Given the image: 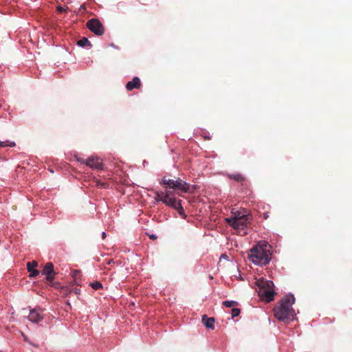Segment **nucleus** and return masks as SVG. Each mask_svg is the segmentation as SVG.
Wrapping results in <instances>:
<instances>
[{"label": "nucleus", "mask_w": 352, "mask_h": 352, "mask_svg": "<svg viewBox=\"0 0 352 352\" xmlns=\"http://www.w3.org/2000/svg\"><path fill=\"white\" fill-rule=\"evenodd\" d=\"M251 219L252 218L250 214L239 212L234 217L226 219V221L234 229L242 230L250 223Z\"/></svg>", "instance_id": "obj_4"}, {"label": "nucleus", "mask_w": 352, "mask_h": 352, "mask_svg": "<svg viewBox=\"0 0 352 352\" xmlns=\"http://www.w3.org/2000/svg\"><path fill=\"white\" fill-rule=\"evenodd\" d=\"M256 285L258 287V296L267 302L274 300V296L276 293L274 289V285L272 280H265L263 278H259L256 280Z\"/></svg>", "instance_id": "obj_3"}, {"label": "nucleus", "mask_w": 352, "mask_h": 352, "mask_svg": "<svg viewBox=\"0 0 352 352\" xmlns=\"http://www.w3.org/2000/svg\"><path fill=\"white\" fill-rule=\"evenodd\" d=\"M202 322L204 324L206 328L214 329V318H208L206 315L202 316Z\"/></svg>", "instance_id": "obj_13"}, {"label": "nucleus", "mask_w": 352, "mask_h": 352, "mask_svg": "<svg viewBox=\"0 0 352 352\" xmlns=\"http://www.w3.org/2000/svg\"><path fill=\"white\" fill-rule=\"evenodd\" d=\"M80 10H85V6L83 5V6H81L80 8Z\"/></svg>", "instance_id": "obj_27"}, {"label": "nucleus", "mask_w": 352, "mask_h": 352, "mask_svg": "<svg viewBox=\"0 0 352 352\" xmlns=\"http://www.w3.org/2000/svg\"><path fill=\"white\" fill-rule=\"evenodd\" d=\"M162 184L165 186L166 188H174L175 185V180L170 178L164 177L162 179Z\"/></svg>", "instance_id": "obj_14"}, {"label": "nucleus", "mask_w": 352, "mask_h": 352, "mask_svg": "<svg viewBox=\"0 0 352 352\" xmlns=\"http://www.w3.org/2000/svg\"><path fill=\"white\" fill-rule=\"evenodd\" d=\"M57 11L59 12V13H61L64 11H65V9L61 6H58L57 7Z\"/></svg>", "instance_id": "obj_22"}, {"label": "nucleus", "mask_w": 352, "mask_h": 352, "mask_svg": "<svg viewBox=\"0 0 352 352\" xmlns=\"http://www.w3.org/2000/svg\"><path fill=\"white\" fill-rule=\"evenodd\" d=\"M77 45L82 47L85 46L91 47V42L85 37H83L81 39L78 40L77 41Z\"/></svg>", "instance_id": "obj_16"}, {"label": "nucleus", "mask_w": 352, "mask_h": 352, "mask_svg": "<svg viewBox=\"0 0 352 352\" xmlns=\"http://www.w3.org/2000/svg\"><path fill=\"white\" fill-rule=\"evenodd\" d=\"M90 286L95 290L100 289L102 288V285L99 281H95L90 283Z\"/></svg>", "instance_id": "obj_18"}, {"label": "nucleus", "mask_w": 352, "mask_h": 352, "mask_svg": "<svg viewBox=\"0 0 352 352\" xmlns=\"http://www.w3.org/2000/svg\"><path fill=\"white\" fill-rule=\"evenodd\" d=\"M77 160L80 163L86 164L87 166L92 169L102 170L103 164L102 160L98 157H90L87 159L77 158Z\"/></svg>", "instance_id": "obj_6"}, {"label": "nucleus", "mask_w": 352, "mask_h": 352, "mask_svg": "<svg viewBox=\"0 0 352 352\" xmlns=\"http://www.w3.org/2000/svg\"><path fill=\"white\" fill-rule=\"evenodd\" d=\"M175 190H179L182 192H194L195 186L183 181L180 178L175 179V185L173 188Z\"/></svg>", "instance_id": "obj_8"}, {"label": "nucleus", "mask_w": 352, "mask_h": 352, "mask_svg": "<svg viewBox=\"0 0 352 352\" xmlns=\"http://www.w3.org/2000/svg\"><path fill=\"white\" fill-rule=\"evenodd\" d=\"M42 274L46 276L47 282L52 285V282L56 274L54 270V265L50 262L47 263L43 267Z\"/></svg>", "instance_id": "obj_9"}, {"label": "nucleus", "mask_w": 352, "mask_h": 352, "mask_svg": "<svg viewBox=\"0 0 352 352\" xmlns=\"http://www.w3.org/2000/svg\"><path fill=\"white\" fill-rule=\"evenodd\" d=\"M141 81L140 79L135 76L134 77L131 81H129L126 85V89L128 91H132L133 89H140L141 87Z\"/></svg>", "instance_id": "obj_11"}, {"label": "nucleus", "mask_w": 352, "mask_h": 352, "mask_svg": "<svg viewBox=\"0 0 352 352\" xmlns=\"http://www.w3.org/2000/svg\"><path fill=\"white\" fill-rule=\"evenodd\" d=\"M223 305L226 307H232L237 306L239 304L236 301L226 300L223 302Z\"/></svg>", "instance_id": "obj_17"}, {"label": "nucleus", "mask_w": 352, "mask_h": 352, "mask_svg": "<svg viewBox=\"0 0 352 352\" xmlns=\"http://www.w3.org/2000/svg\"><path fill=\"white\" fill-rule=\"evenodd\" d=\"M161 199L162 202L166 206L175 209L179 214H183L184 213L183 207L181 204V200H177L175 197H173L171 192L168 191L166 192V195H162Z\"/></svg>", "instance_id": "obj_5"}, {"label": "nucleus", "mask_w": 352, "mask_h": 352, "mask_svg": "<svg viewBox=\"0 0 352 352\" xmlns=\"http://www.w3.org/2000/svg\"><path fill=\"white\" fill-rule=\"evenodd\" d=\"M106 236H107V235H106V233H105L104 232H103L102 233V239H105Z\"/></svg>", "instance_id": "obj_25"}, {"label": "nucleus", "mask_w": 352, "mask_h": 352, "mask_svg": "<svg viewBox=\"0 0 352 352\" xmlns=\"http://www.w3.org/2000/svg\"><path fill=\"white\" fill-rule=\"evenodd\" d=\"M221 256L223 257V258H226V254H222Z\"/></svg>", "instance_id": "obj_29"}, {"label": "nucleus", "mask_w": 352, "mask_h": 352, "mask_svg": "<svg viewBox=\"0 0 352 352\" xmlns=\"http://www.w3.org/2000/svg\"><path fill=\"white\" fill-rule=\"evenodd\" d=\"M86 25L89 30L98 36H101L104 32V27L98 19L89 20Z\"/></svg>", "instance_id": "obj_7"}, {"label": "nucleus", "mask_w": 352, "mask_h": 352, "mask_svg": "<svg viewBox=\"0 0 352 352\" xmlns=\"http://www.w3.org/2000/svg\"><path fill=\"white\" fill-rule=\"evenodd\" d=\"M111 263H113V259L109 260L108 262H107V265H110V264H111Z\"/></svg>", "instance_id": "obj_26"}, {"label": "nucleus", "mask_w": 352, "mask_h": 352, "mask_svg": "<svg viewBox=\"0 0 352 352\" xmlns=\"http://www.w3.org/2000/svg\"><path fill=\"white\" fill-rule=\"evenodd\" d=\"M38 263L35 261L27 263V270L30 272V277L34 278L39 274V271L36 269Z\"/></svg>", "instance_id": "obj_10"}, {"label": "nucleus", "mask_w": 352, "mask_h": 352, "mask_svg": "<svg viewBox=\"0 0 352 352\" xmlns=\"http://www.w3.org/2000/svg\"><path fill=\"white\" fill-rule=\"evenodd\" d=\"M231 179H234L236 182L242 183L245 181V177L241 173H234L228 175Z\"/></svg>", "instance_id": "obj_15"}, {"label": "nucleus", "mask_w": 352, "mask_h": 352, "mask_svg": "<svg viewBox=\"0 0 352 352\" xmlns=\"http://www.w3.org/2000/svg\"><path fill=\"white\" fill-rule=\"evenodd\" d=\"M241 313V309L238 308H233L232 309V318L238 316Z\"/></svg>", "instance_id": "obj_21"}, {"label": "nucleus", "mask_w": 352, "mask_h": 352, "mask_svg": "<svg viewBox=\"0 0 352 352\" xmlns=\"http://www.w3.org/2000/svg\"><path fill=\"white\" fill-rule=\"evenodd\" d=\"M271 245L267 241H261L250 250L248 258L256 265H265L271 260Z\"/></svg>", "instance_id": "obj_2"}, {"label": "nucleus", "mask_w": 352, "mask_h": 352, "mask_svg": "<svg viewBox=\"0 0 352 352\" xmlns=\"http://www.w3.org/2000/svg\"><path fill=\"white\" fill-rule=\"evenodd\" d=\"M43 317L37 309H32L30 311L28 316V319L35 323H37L43 320Z\"/></svg>", "instance_id": "obj_12"}, {"label": "nucleus", "mask_w": 352, "mask_h": 352, "mask_svg": "<svg viewBox=\"0 0 352 352\" xmlns=\"http://www.w3.org/2000/svg\"><path fill=\"white\" fill-rule=\"evenodd\" d=\"M73 291H74V292L76 294H80V289H78V288H75V289H74V290H73Z\"/></svg>", "instance_id": "obj_23"}, {"label": "nucleus", "mask_w": 352, "mask_h": 352, "mask_svg": "<svg viewBox=\"0 0 352 352\" xmlns=\"http://www.w3.org/2000/svg\"><path fill=\"white\" fill-rule=\"evenodd\" d=\"M9 146L10 147H13L15 146V142H9V141H5V142H0V147H5Z\"/></svg>", "instance_id": "obj_19"}, {"label": "nucleus", "mask_w": 352, "mask_h": 352, "mask_svg": "<svg viewBox=\"0 0 352 352\" xmlns=\"http://www.w3.org/2000/svg\"><path fill=\"white\" fill-rule=\"evenodd\" d=\"M150 239H157V236H155V234H151L149 236Z\"/></svg>", "instance_id": "obj_24"}, {"label": "nucleus", "mask_w": 352, "mask_h": 352, "mask_svg": "<svg viewBox=\"0 0 352 352\" xmlns=\"http://www.w3.org/2000/svg\"><path fill=\"white\" fill-rule=\"evenodd\" d=\"M162 195H166V192H156L155 193V199L157 201H162Z\"/></svg>", "instance_id": "obj_20"}, {"label": "nucleus", "mask_w": 352, "mask_h": 352, "mask_svg": "<svg viewBox=\"0 0 352 352\" xmlns=\"http://www.w3.org/2000/svg\"><path fill=\"white\" fill-rule=\"evenodd\" d=\"M267 217H268V216H267V214H264V218H265V219H267Z\"/></svg>", "instance_id": "obj_28"}, {"label": "nucleus", "mask_w": 352, "mask_h": 352, "mask_svg": "<svg viewBox=\"0 0 352 352\" xmlns=\"http://www.w3.org/2000/svg\"><path fill=\"white\" fill-rule=\"evenodd\" d=\"M294 302L295 298L292 294L287 295L283 298L273 309L274 317L277 320L285 322L294 320L296 314L294 309L292 308Z\"/></svg>", "instance_id": "obj_1"}]
</instances>
